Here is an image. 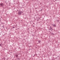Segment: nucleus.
<instances>
[{"label": "nucleus", "mask_w": 60, "mask_h": 60, "mask_svg": "<svg viewBox=\"0 0 60 60\" xmlns=\"http://www.w3.org/2000/svg\"><path fill=\"white\" fill-rule=\"evenodd\" d=\"M21 13H22V12L20 11V12H18V14H20Z\"/></svg>", "instance_id": "obj_1"}, {"label": "nucleus", "mask_w": 60, "mask_h": 60, "mask_svg": "<svg viewBox=\"0 0 60 60\" xmlns=\"http://www.w3.org/2000/svg\"><path fill=\"white\" fill-rule=\"evenodd\" d=\"M2 6H3V5H3V4L2 3L1 4H0Z\"/></svg>", "instance_id": "obj_2"}, {"label": "nucleus", "mask_w": 60, "mask_h": 60, "mask_svg": "<svg viewBox=\"0 0 60 60\" xmlns=\"http://www.w3.org/2000/svg\"><path fill=\"white\" fill-rule=\"evenodd\" d=\"M53 26H54L55 27L56 26V25H53Z\"/></svg>", "instance_id": "obj_3"}, {"label": "nucleus", "mask_w": 60, "mask_h": 60, "mask_svg": "<svg viewBox=\"0 0 60 60\" xmlns=\"http://www.w3.org/2000/svg\"><path fill=\"white\" fill-rule=\"evenodd\" d=\"M39 41V43H40L41 42V41Z\"/></svg>", "instance_id": "obj_4"}, {"label": "nucleus", "mask_w": 60, "mask_h": 60, "mask_svg": "<svg viewBox=\"0 0 60 60\" xmlns=\"http://www.w3.org/2000/svg\"><path fill=\"white\" fill-rule=\"evenodd\" d=\"M0 46H1V44H0Z\"/></svg>", "instance_id": "obj_5"}, {"label": "nucleus", "mask_w": 60, "mask_h": 60, "mask_svg": "<svg viewBox=\"0 0 60 60\" xmlns=\"http://www.w3.org/2000/svg\"><path fill=\"white\" fill-rule=\"evenodd\" d=\"M13 28H14V27H13Z\"/></svg>", "instance_id": "obj_6"}, {"label": "nucleus", "mask_w": 60, "mask_h": 60, "mask_svg": "<svg viewBox=\"0 0 60 60\" xmlns=\"http://www.w3.org/2000/svg\"><path fill=\"white\" fill-rule=\"evenodd\" d=\"M28 29H29V28H28Z\"/></svg>", "instance_id": "obj_7"}]
</instances>
